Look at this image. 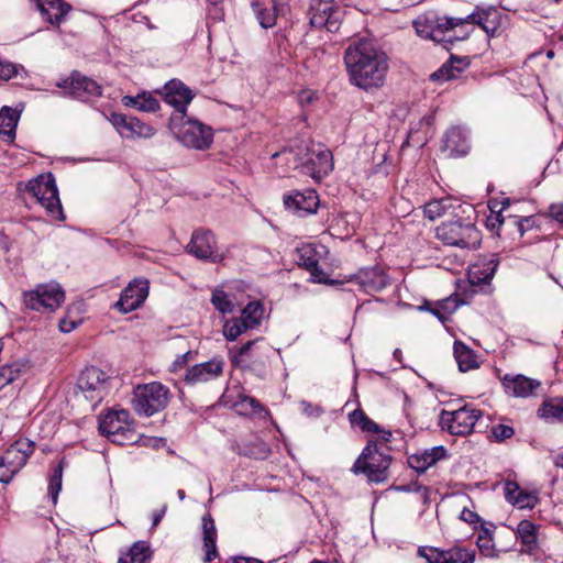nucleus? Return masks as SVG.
Here are the masks:
<instances>
[{"label":"nucleus","instance_id":"f257e3e1","mask_svg":"<svg viewBox=\"0 0 563 563\" xmlns=\"http://www.w3.org/2000/svg\"><path fill=\"white\" fill-rule=\"evenodd\" d=\"M343 59L349 80L355 87L368 91L384 86L389 70L388 56L372 41L351 42Z\"/></svg>","mask_w":563,"mask_h":563},{"label":"nucleus","instance_id":"f03ea898","mask_svg":"<svg viewBox=\"0 0 563 563\" xmlns=\"http://www.w3.org/2000/svg\"><path fill=\"white\" fill-rule=\"evenodd\" d=\"M16 190L20 194L30 195L41 205L47 214L54 220H63V208L58 197L56 183L52 174H42L27 183L19 181Z\"/></svg>","mask_w":563,"mask_h":563},{"label":"nucleus","instance_id":"7ed1b4c3","mask_svg":"<svg viewBox=\"0 0 563 563\" xmlns=\"http://www.w3.org/2000/svg\"><path fill=\"white\" fill-rule=\"evenodd\" d=\"M437 238L445 245L460 249H476L482 241L481 231L471 217L463 218L454 212V219L442 222L437 228Z\"/></svg>","mask_w":563,"mask_h":563},{"label":"nucleus","instance_id":"20e7f679","mask_svg":"<svg viewBox=\"0 0 563 563\" xmlns=\"http://www.w3.org/2000/svg\"><path fill=\"white\" fill-rule=\"evenodd\" d=\"M288 153L294 154L295 168L301 167L314 179H321L333 169L331 152L319 145L316 147L312 141H300Z\"/></svg>","mask_w":563,"mask_h":563},{"label":"nucleus","instance_id":"39448f33","mask_svg":"<svg viewBox=\"0 0 563 563\" xmlns=\"http://www.w3.org/2000/svg\"><path fill=\"white\" fill-rule=\"evenodd\" d=\"M391 456L377 442L369 440L352 466L356 475L364 474L368 482L383 483L388 478Z\"/></svg>","mask_w":563,"mask_h":563},{"label":"nucleus","instance_id":"423d86ee","mask_svg":"<svg viewBox=\"0 0 563 563\" xmlns=\"http://www.w3.org/2000/svg\"><path fill=\"white\" fill-rule=\"evenodd\" d=\"M169 129L176 137L186 146L198 150L209 147L212 142L211 129L199 121L192 120L187 114H172Z\"/></svg>","mask_w":563,"mask_h":563},{"label":"nucleus","instance_id":"0eeeda50","mask_svg":"<svg viewBox=\"0 0 563 563\" xmlns=\"http://www.w3.org/2000/svg\"><path fill=\"white\" fill-rule=\"evenodd\" d=\"M170 400L169 389L159 382L137 385L133 390V408L145 417L164 410Z\"/></svg>","mask_w":563,"mask_h":563},{"label":"nucleus","instance_id":"6e6552de","mask_svg":"<svg viewBox=\"0 0 563 563\" xmlns=\"http://www.w3.org/2000/svg\"><path fill=\"white\" fill-rule=\"evenodd\" d=\"M35 450V442L26 439H16L0 456V482L8 484L12 481Z\"/></svg>","mask_w":563,"mask_h":563},{"label":"nucleus","instance_id":"1a4fd4ad","mask_svg":"<svg viewBox=\"0 0 563 563\" xmlns=\"http://www.w3.org/2000/svg\"><path fill=\"white\" fill-rule=\"evenodd\" d=\"M311 26L335 33L340 30L343 12L334 0H312L308 11Z\"/></svg>","mask_w":563,"mask_h":563},{"label":"nucleus","instance_id":"9d476101","mask_svg":"<svg viewBox=\"0 0 563 563\" xmlns=\"http://www.w3.org/2000/svg\"><path fill=\"white\" fill-rule=\"evenodd\" d=\"M271 351V346L263 339H256L234 352L231 362L242 369L256 371L265 366Z\"/></svg>","mask_w":563,"mask_h":563},{"label":"nucleus","instance_id":"9b49d317","mask_svg":"<svg viewBox=\"0 0 563 563\" xmlns=\"http://www.w3.org/2000/svg\"><path fill=\"white\" fill-rule=\"evenodd\" d=\"M64 298L65 294L58 284H47L25 292L24 303L35 311L52 312L62 305Z\"/></svg>","mask_w":563,"mask_h":563},{"label":"nucleus","instance_id":"f8f14e48","mask_svg":"<svg viewBox=\"0 0 563 563\" xmlns=\"http://www.w3.org/2000/svg\"><path fill=\"white\" fill-rule=\"evenodd\" d=\"M77 386L86 399L100 402L109 390V376L99 367H86L79 378Z\"/></svg>","mask_w":563,"mask_h":563},{"label":"nucleus","instance_id":"ddd939ff","mask_svg":"<svg viewBox=\"0 0 563 563\" xmlns=\"http://www.w3.org/2000/svg\"><path fill=\"white\" fill-rule=\"evenodd\" d=\"M481 417V411L474 408L463 407L454 411L443 410L441 412V424L451 434L466 435Z\"/></svg>","mask_w":563,"mask_h":563},{"label":"nucleus","instance_id":"4468645a","mask_svg":"<svg viewBox=\"0 0 563 563\" xmlns=\"http://www.w3.org/2000/svg\"><path fill=\"white\" fill-rule=\"evenodd\" d=\"M186 250L201 261L219 263L224 258V256L218 252L214 234L206 229L194 231Z\"/></svg>","mask_w":563,"mask_h":563},{"label":"nucleus","instance_id":"2eb2a0df","mask_svg":"<svg viewBox=\"0 0 563 563\" xmlns=\"http://www.w3.org/2000/svg\"><path fill=\"white\" fill-rule=\"evenodd\" d=\"M130 426V412L125 409L109 410L99 419V431L111 438L113 442L121 443L122 440H128V433L131 432Z\"/></svg>","mask_w":563,"mask_h":563},{"label":"nucleus","instance_id":"dca6fc26","mask_svg":"<svg viewBox=\"0 0 563 563\" xmlns=\"http://www.w3.org/2000/svg\"><path fill=\"white\" fill-rule=\"evenodd\" d=\"M497 18L498 12L496 10H482L473 12L465 18L442 20L439 26L444 29H455L457 26L472 23L481 26L487 33V35L492 37L497 35L499 30Z\"/></svg>","mask_w":563,"mask_h":563},{"label":"nucleus","instance_id":"f3484780","mask_svg":"<svg viewBox=\"0 0 563 563\" xmlns=\"http://www.w3.org/2000/svg\"><path fill=\"white\" fill-rule=\"evenodd\" d=\"M150 282L145 278H134L122 290L120 299L115 302V308L121 312L128 313L137 309L147 298Z\"/></svg>","mask_w":563,"mask_h":563},{"label":"nucleus","instance_id":"a211bd4d","mask_svg":"<svg viewBox=\"0 0 563 563\" xmlns=\"http://www.w3.org/2000/svg\"><path fill=\"white\" fill-rule=\"evenodd\" d=\"M418 554L424 558L428 563H474L475 561L474 550L459 547L449 550L420 548Z\"/></svg>","mask_w":563,"mask_h":563},{"label":"nucleus","instance_id":"6ab92c4d","mask_svg":"<svg viewBox=\"0 0 563 563\" xmlns=\"http://www.w3.org/2000/svg\"><path fill=\"white\" fill-rule=\"evenodd\" d=\"M195 95L180 80L173 79L164 86V101L175 109L173 114H185Z\"/></svg>","mask_w":563,"mask_h":563},{"label":"nucleus","instance_id":"aec40b11","mask_svg":"<svg viewBox=\"0 0 563 563\" xmlns=\"http://www.w3.org/2000/svg\"><path fill=\"white\" fill-rule=\"evenodd\" d=\"M440 151L445 158L465 156L470 151V144L464 131L457 126L449 129L442 137Z\"/></svg>","mask_w":563,"mask_h":563},{"label":"nucleus","instance_id":"412c9836","mask_svg":"<svg viewBox=\"0 0 563 563\" xmlns=\"http://www.w3.org/2000/svg\"><path fill=\"white\" fill-rule=\"evenodd\" d=\"M223 366L224 362L220 357L196 364L187 371L185 380L191 385L213 380L222 375Z\"/></svg>","mask_w":563,"mask_h":563},{"label":"nucleus","instance_id":"4be33fe9","mask_svg":"<svg viewBox=\"0 0 563 563\" xmlns=\"http://www.w3.org/2000/svg\"><path fill=\"white\" fill-rule=\"evenodd\" d=\"M449 19H450L449 16L435 18L434 20L426 19V23L421 19H419V20L415 21V27H416L417 33L420 36H423L426 38H431L437 42L446 41V42L452 43L454 40L466 38L468 35V32H464L461 37L445 35L448 32H451L454 29L440 27L439 24L442 20H449Z\"/></svg>","mask_w":563,"mask_h":563},{"label":"nucleus","instance_id":"5701e85b","mask_svg":"<svg viewBox=\"0 0 563 563\" xmlns=\"http://www.w3.org/2000/svg\"><path fill=\"white\" fill-rule=\"evenodd\" d=\"M319 197L314 190L303 192L294 191L284 196L285 207L299 214L314 213L319 207Z\"/></svg>","mask_w":563,"mask_h":563},{"label":"nucleus","instance_id":"b1692460","mask_svg":"<svg viewBox=\"0 0 563 563\" xmlns=\"http://www.w3.org/2000/svg\"><path fill=\"white\" fill-rule=\"evenodd\" d=\"M59 87L67 89L68 92L76 98L101 95V87L98 82L78 71H74Z\"/></svg>","mask_w":563,"mask_h":563},{"label":"nucleus","instance_id":"393cba45","mask_svg":"<svg viewBox=\"0 0 563 563\" xmlns=\"http://www.w3.org/2000/svg\"><path fill=\"white\" fill-rule=\"evenodd\" d=\"M113 124L119 129L125 137H144L150 139L155 134V129L142 122L135 117L124 114H114Z\"/></svg>","mask_w":563,"mask_h":563},{"label":"nucleus","instance_id":"a878e982","mask_svg":"<svg viewBox=\"0 0 563 563\" xmlns=\"http://www.w3.org/2000/svg\"><path fill=\"white\" fill-rule=\"evenodd\" d=\"M446 450L444 446H433L418 451L408 456V465L418 473H424L428 468L434 466L439 461L445 459Z\"/></svg>","mask_w":563,"mask_h":563},{"label":"nucleus","instance_id":"bb28decb","mask_svg":"<svg viewBox=\"0 0 563 563\" xmlns=\"http://www.w3.org/2000/svg\"><path fill=\"white\" fill-rule=\"evenodd\" d=\"M503 385L506 391L515 397H529L540 386V382L529 378L525 375H509L506 374L503 379Z\"/></svg>","mask_w":563,"mask_h":563},{"label":"nucleus","instance_id":"cd10ccee","mask_svg":"<svg viewBox=\"0 0 563 563\" xmlns=\"http://www.w3.org/2000/svg\"><path fill=\"white\" fill-rule=\"evenodd\" d=\"M504 493L506 500L519 509H532L539 500L536 494L521 489L516 482L507 481Z\"/></svg>","mask_w":563,"mask_h":563},{"label":"nucleus","instance_id":"c85d7f7f","mask_svg":"<svg viewBox=\"0 0 563 563\" xmlns=\"http://www.w3.org/2000/svg\"><path fill=\"white\" fill-rule=\"evenodd\" d=\"M252 8L262 27L269 29L276 24V0H252Z\"/></svg>","mask_w":563,"mask_h":563},{"label":"nucleus","instance_id":"c756f323","mask_svg":"<svg viewBox=\"0 0 563 563\" xmlns=\"http://www.w3.org/2000/svg\"><path fill=\"white\" fill-rule=\"evenodd\" d=\"M41 14L52 24L59 25L70 10V5L60 0H37Z\"/></svg>","mask_w":563,"mask_h":563},{"label":"nucleus","instance_id":"7c9ffc66","mask_svg":"<svg viewBox=\"0 0 563 563\" xmlns=\"http://www.w3.org/2000/svg\"><path fill=\"white\" fill-rule=\"evenodd\" d=\"M506 534L511 542L519 538L529 551H532L537 547V527L529 520H521L516 531H507Z\"/></svg>","mask_w":563,"mask_h":563},{"label":"nucleus","instance_id":"2f4dec72","mask_svg":"<svg viewBox=\"0 0 563 563\" xmlns=\"http://www.w3.org/2000/svg\"><path fill=\"white\" fill-rule=\"evenodd\" d=\"M203 544L206 549V562H211L218 555L216 547L217 530L210 515L202 517Z\"/></svg>","mask_w":563,"mask_h":563},{"label":"nucleus","instance_id":"473e14b6","mask_svg":"<svg viewBox=\"0 0 563 563\" xmlns=\"http://www.w3.org/2000/svg\"><path fill=\"white\" fill-rule=\"evenodd\" d=\"M467 66L468 62L465 59L453 57L431 74L430 79L437 81L457 78Z\"/></svg>","mask_w":563,"mask_h":563},{"label":"nucleus","instance_id":"72a5a7b5","mask_svg":"<svg viewBox=\"0 0 563 563\" xmlns=\"http://www.w3.org/2000/svg\"><path fill=\"white\" fill-rule=\"evenodd\" d=\"M19 120V113L10 107H3L0 110V136L12 143L15 137V128Z\"/></svg>","mask_w":563,"mask_h":563},{"label":"nucleus","instance_id":"f704fd0d","mask_svg":"<svg viewBox=\"0 0 563 563\" xmlns=\"http://www.w3.org/2000/svg\"><path fill=\"white\" fill-rule=\"evenodd\" d=\"M453 350L461 372H467L479 366L474 351L463 342L455 341Z\"/></svg>","mask_w":563,"mask_h":563},{"label":"nucleus","instance_id":"c9c22d12","mask_svg":"<svg viewBox=\"0 0 563 563\" xmlns=\"http://www.w3.org/2000/svg\"><path fill=\"white\" fill-rule=\"evenodd\" d=\"M515 224L521 238L528 234L526 243L531 244L540 239V224L536 216L516 218Z\"/></svg>","mask_w":563,"mask_h":563},{"label":"nucleus","instance_id":"e433bc0d","mask_svg":"<svg viewBox=\"0 0 563 563\" xmlns=\"http://www.w3.org/2000/svg\"><path fill=\"white\" fill-rule=\"evenodd\" d=\"M476 544L481 551V553L487 558H497L499 552H507L510 550L512 544H509V547L497 549L492 531L487 528H483L478 536Z\"/></svg>","mask_w":563,"mask_h":563},{"label":"nucleus","instance_id":"4c0bfd02","mask_svg":"<svg viewBox=\"0 0 563 563\" xmlns=\"http://www.w3.org/2000/svg\"><path fill=\"white\" fill-rule=\"evenodd\" d=\"M124 106L134 107L144 112H155L159 109V102L152 95L143 92L135 97H123Z\"/></svg>","mask_w":563,"mask_h":563},{"label":"nucleus","instance_id":"58836bf2","mask_svg":"<svg viewBox=\"0 0 563 563\" xmlns=\"http://www.w3.org/2000/svg\"><path fill=\"white\" fill-rule=\"evenodd\" d=\"M538 415L550 421H563V398L556 397L544 401L538 410Z\"/></svg>","mask_w":563,"mask_h":563},{"label":"nucleus","instance_id":"ea45409f","mask_svg":"<svg viewBox=\"0 0 563 563\" xmlns=\"http://www.w3.org/2000/svg\"><path fill=\"white\" fill-rule=\"evenodd\" d=\"M148 548L141 542H136L125 554L120 556L119 563H148Z\"/></svg>","mask_w":563,"mask_h":563},{"label":"nucleus","instance_id":"a19ab883","mask_svg":"<svg viewBox=\"0 0 563 563\" xmlns=\"http://www.w3.org/2000/svg\"><path fill=\"white\" fill-rule=\"evenodd\" d=\"M263 307L260 302L252 301L249 302L245 308L242 310L241 319L244 321L246 327L250 329H254L261 322L263 317Z\"/></svg>","mask_w":563,"mask_h":563},{"label":"nucleus","instance_id":"79ce46f5","mask_svg":"<svg viewBox=\"0 0 563 563\" xmlns=\"http://www.w3.org/2000/svg\"><path fill=\"white\" fill-rule=\"evenodd\" d=\"M451 208H452V203L449 198L432 200L424 205L423 213H424L426 218L433 221L437 218L446 214L448 210Z\"/></svg>","mask_w":563,"mask_h":563},{"label":"nucleus","instance_id":"37998d69","mask_svg":"<svg viewBox=\"0 0 563 563\" xmlns=\"http://www.w3.org/2000/svg\"><path fill=\"white\" fill-rule=\"evenodd\" d=\"M362 285L367 291H379L388 285V278L384 273L373 269L365 274Z\"/></svg>","mask_w":563,"mask_h":563},{"label":"nucleus","instance_id":"c03bdc74","mask_svg":"<svg viewBox=\"0 0 563 563\" xmlns=\"http://www.w3.org/2000/svg\"><path fill=\"white\" fill-rule=\"evenodd\" d=\"M350 421L364 432H378L379 426L371 420L363 410L355 409L350 413Z\"/></svg>","mask_w":563,"mask_h":563},{"label":"nucleus","instance_id":"a18cd8bd","mask_svg":"<svg viewBox=\"0 0 563 563\" xmlns=\"http://www.w3.org/2000/svg\"><path fill=\"white\" fill-rule=\"evenodd\" d=\"M250 328L246 327L244 321L241 318H232L228 321H225L223 325V334L227 340L234 341L240 336L242 333L247 331Z\"/></svg>","mask_w":563,"mask_h":563},{"label":"nucleus","instance_id":"49530a36","mask_svg":"<svg viewBox=\"0 0 563 563\" xmlns=\"http://www.w3.org/2000/svg\"><path fill=\"white\" fill-rule=\"evenodd\" d=\"M211 302L213 307L221 313H230L233 310V305L227 292L220 288H217L212 291Z\"/></svg>","mask_w":563,"mask_h":563},{"label":"nucleus","instance_id":"de8ad7c7","mask_svg":"<svg viewBox=\"0 0 563 563\" xmlns=\"http://www.w3.org/2000/svg\"><path fill=\"white\" fill-rule=\"evenodd\" d=\"M62 477H63V460L54 468L53 475L49 479L48 495L52 498L53 504H56L58 494L62 489Z\"/></svg>","mask_w":563,"mask_h":563},{"label":"nucleus","instance_id":"09e8293b","mask_svg":"<svg viewBox=\"0 0 563 563\" xmlns=\"http://www.w3.org/2000/svg\"><path fill=\"white\" fill-rule=\"evenodd\" d=\"M22 367L23 365L18 363L2 366L0 368V389L15 380L20 376Z\"/></svg>","mask_w":563,"mask_h":563},{"label":"nucleus","instance_id":"8fccbe9b","mask_svg":"<svg viewBox=\"0 0 563 563\" xmlns=\"http://www.w3.org/2000/svg\"><path fill=\"white\" fill-rule=\"evenodd\" d=\"M496 265L490 267L488 266L486 269L482 271L479 266H473V268L468 273V278L472 284H487L493 278L495 273Z\"/></svg>","mask_w":563,"mask_h":563},{"label":"nucleus","instance_id":"3c124183","mask_svg":"<svg viewBox=\"0 0 563 563\" xmlns=\"http://www.w3.org/2000/svg\"><path fill=\"white\" fill-rule=\"evenodd\" d=\"M316 261H318V258L314 250L310 246H305L298 250V264L307 271L316 266Z\"/></svg>","mask_w":563,"mask_h":563},{"label":"nucleus","instance_id":"603ef678","mask_svg":"<svg viewBox=\"0 0 563 563\" xmlns=\"http://www.w3.org/2000/svg\"><path fill=\"white\" fill-rule=\"evenodd\" d=\"M236 407L244 415L257 413L263 409L262 405L255 398L249 396L242 397L236 404Z\"/></svg>","mask_w":563,"mask_h":563},{"label":"nucleus","instance_id":"864d4df0","mask_svg":"<svg viewBox=\"0 0 563 563\" xmlns=\"http://www.w3.org/2000/svg\"><path fill=\"white\" fill-rule=\"evenodd\" d=\"M492 434L496 441L503 442L510 439L515 434V430L511 426L499 423L492 427Z\"/></svg>","mask_w":563,"mask_h":563},{"label":"nucleus","instance_id":"5fc2aeb1","mask_svg":"<svg viewBox=\"0 0 563 563\" xmlns=\"http://www.w3.org/2000/svg\"><path fill=\"white\" fill-rule=\"evenodd\" d=\"M457 308L456 299L448 298L444 300L440 308L433 309L432 312L437 316L442 322H444L448 317V313L453 312Z\"/></svg>","mask_w":563,"mask_h":563},{"label":"nucleus","instance_id":"6e6d98bb","mask_svg":"<svg viewBox=\"0 0 563 563\" xmlns=\"http://www.w3.org/2000/svg\"><path fill=\"white\" fill-rule=\"evenodd\" d=\"M18 74V68L13 63L0 60V82L8 81Z\"/></svg>","mask_w":563,"mask_h":563},{"label":"nucleus","instance_id":"4d7b16f0","mask_svg":"<svg viewBox=\"0 0 563 563\" xmlns=\"http://www.w3.org/2000/svg\"><path fill=\"white\" fill-rule=\"evenodd\" d=\"M549 216L563 227V203H552L549 207Z\"/></svg>","mask_w":563,"mask_h":563},{"label":"nucleus","instance_id":"13d9d810","mask_svg":"<svg viewBox=\"0 0 563 563\" xmlns=\"http://www.w3.org/2000/svg\"><path fill=\"white\" fill-rule=\"evenodd\" d=\"M308 272L311 274L314 282H327V274L322 268H320L319 261H316V266L313 268H309Z\"/></svg>","mask_w":563,"mask_h":563},{"label":"nucleus","instance_id":"bf43d9fd","mask_svg":"<svg viewBox=\"0 0 563 563\" xmlns=\"http://www.w3.org/2000/svg\"><path fill=\"white\" fill-rule=\"evenodd\" d=\"M378 434V440L376 441L379 445L384 448V451H388L386 443L389 441L391 433L390 431L380 430L376 432Z\"/></svg>","mask_w":563,"mask_h":563},{"label":"nucleus","instance_id":"052dcab7","mask_svg":"<svg viewBox=\"0 0 563 563\" xmlns=\"http://www.w3.org/2000/svg\"><path fill=\"white\" fill-rule=\"evenodd\" d=\"M461 519L465 522L473 523L478 520V516L474 511L465 508L461 512Z\"/></svg>","mask_w":563,"mask_h":563},{"label":"nucleus","instance_id":"680f3d73","mask_svg":"<svg viewBox=\"0 0 563 563\" xmlns=\"http://www.w3.org/2000/svg\"><path fill=\"white\" fill-rule=\"evenodd\" d=\"M167 510V506L164 505L161 510L154 512L153 515V528H155L162 520V518L165 516V512Z\"/></svg>","mask_w":563,"mask_h":563},{"label":"nucleus","instance_id":"e2e57ef3","mask_svg":"<svg viewBox=\"0 0 563 563\" xmlns=\"http://www.w3.org/2000/svg\"><path fill=\"white\" fill-rule=\"evenodd\" d=\"M316 99V95L313 92H302L299 97L300 102L303 103H310Z\"/></svg>","mask_w":563,"mask_h":563},{"label":"nucleus","instance_id":"0e129e2a","mask_svg":"<svg viewBox=\"0 0 563 563\" xmlns=\"http://www.w3.org/2000/svg\"><path fill=\"white\" fill-rule=\"evenodd\" d=\"M230 563H262L261 561L252 558H236L233 559Z\"/></svg>","mask_w":563,"mask_h":563},{"label":"nucleus","instance_id":"69168bd1","mask_svg":"<svg viewBox=\"0 0 563 563\" xmlns=\"http://www.w3.org/2000/svg\"><path fill=\"white\" fill-rule=\"evenodd\" d=\"M421 0H398L399 4L402 7H411L416 3H419Z\"/></svg>","mask_w":563,"mask_h":563},{"label":"nucleus","instance_id":"338daca9","mask_svg":"<svg viewBox=\"0 0 563 563\" xmlns=\"http://www.w3.org/2000/svg\"><path fill=\"white\" fill-rule=\"evenodd\" d=\"M554 465L563 468V453L555 456Z\"/></svg>","mask_w":563,"mask_h":563},{"label":"nucleus","instance_id":"774afa93","mask_svg":"<svg viewBox=\"0 0 563 563\" xmlns=\"http://www.w3.org/2000/svg\"><path fill=\"white\" fill-rule=\"evenodd\" d=\"M60 330H62V331H64V332H68V331H70V329H67V328L65 327V322H63V323L60 324Z\"/></svg>","mask_w":563,"mask_h":563}]
</instances>
